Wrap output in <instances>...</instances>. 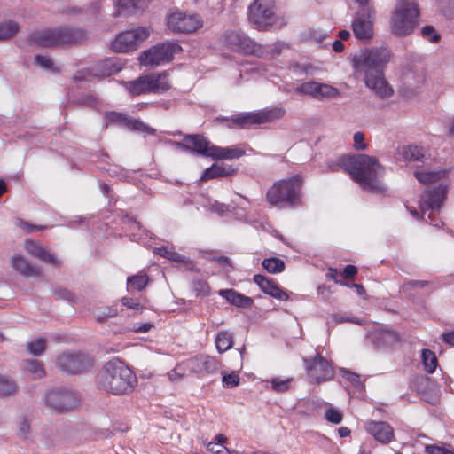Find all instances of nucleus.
I'll list each match as a JSON object with an SVG mask.
<instances>
[{
    "label": "nucleus",
    "mask_w": 454,
    "mask_h": 454,
    "mask_svg": "<svg viewBox=\"0 0 454 454\" xmlns=\"http://www.w3.org/2000/svg\"><path fill=\"white\" fill-rule=\"evenodd\" d=\"M332 171L342 169L363 189L386 195L387 188L378 177L384 173L383 166L377 158L367 154L341 155L329 163Z\"/></svg>",
    "instance_id": "obj_1"
},
{
    "label": "nucleus",
    "mask_w": 454,
    "mask_h": 454,
    "mask_svg": "<svg viewBox=\"0 0 454 454\" xmlns=\"http://www.w3.org/2000/svg\"><path fill=\"white\" fill-rule=\"evenodd\" d=\"M390 59L391 51L384 46L367 49L353 58L356 72L363 74L366 86L382 98H389L394 92L384 78V68Z\"/></svg>",
    "instance_id": "obj_2"
},
{
    "label": "nucleus",
    "mask_w": 454,
    "mask_h": 454,
    "mask_svg": "<svg viewBox=\"0 0 454 454\" xmlns=\"http://www.w3.org/2000/svg\"><path fill=\"white\" fill-rule=\"evenodd\" d=\"M137 384L135 373L119 359L108 361L97 376L98 388L113 395L129 394Z\"/></svg>",
    "instance_id": "obj_3"
},
{
    "label": "nucleus",
    "mask_w": 454,
    "mask_h": 454,
    "mask_svg": "<svg viewBox=\"0 0 454 454\" xmlns=\"http://www.w3.org/2000/svg\"><path fill=\"white\" fill-rule=\"evenodd\" d=\"M85 35L81 29L70 27L47 28L29 35L30 45L55 47L71 45L83 40Z\"/></svg>",
    "instance_id": "obj_4"
},
{
    "label": "nucleus",
    "mask_w": 454,
    "mask_h": 454,
    "mask_svg": "<svg viewBox=\"0 0 454 454\" xmlns=\"http://www.w3.org/2000/svg\"><path fill=\"white\" fill-rule=\"evenodd\" d=\"M419 9L416 2L397 0L390 19L392 34L397 36L411 35L419 24Z\"/></svg>",
    "instance_id": "obj_5"
},
{
    "label": "nucleus",
    "mask_w": 454,
    "mask_h": 454,
    "mask_svg": "<svg viewBox=\"0 0 454 454\" xmlns=\"http://www.w3.org/2000/svg\"><path fill=\"white\" fill-rule=\"evenodd\" d=\"M249 20L260 30H269L278 24L273 0H255L248 10Z\"/></svg>",
    "instance_id": "obj_6"
},
{
    "label": "nucleus",
    "mask_w": 454,
    "mask_h": 454,
    "mask_svg": "<svg viewBox=\"0 0 454 454\" xmlns=\"http://www.w3.org/2000/svg\"><path fill=\"white\" fill-rule=\"evenodd\" d=\"M224 44L231 50L244 55L262 58L264 54L262 45L257 43L247 35L240 31H229L223 39Z\"/></svg>",
    "instance_id": "obj_7"
},
{
    "label": "nucleus",
    "mask_w": 454,
    "mask_h": 454,
    "mask_svg": "<svg viewBox=\"0 0 454 454\" xmlns=\"http://www.w3.org/2000/svg\"><path fill=\"white\" fill-rule=\"evenodd\" d=\"M375 9L371 6H360L352 21L354 35L360 41H370L374 35Z\"/></svg>",
    "instance_id": "obj_8"
},
{
    "label": "nucleus",
    "mask_w": 454,
    "mask_h": 454,
    "mask_svg": "<svg viewBox=\"0 0 454 454\" xmlns=\"http://www.w3.org/2000/svg\"><path fill=\"white\" fill-rule=\"evenodd\" d=\"M93 358L82 352H64L56 361L59 370L68 374L82 373L93 367Z\"/></svg>",
    "instance_id": "obj_9"
},
{
    "label": "nucleus",
    "mask_w": 454,
    "mask_h": 454,
    "mask_svg": "<svg viewBox=\"0 0 454 454\" xmlns=\"http://www.w3.org/2000/svg\"><path fill=\"white\" fill-rule=\"evenodd\" d=\"M286 114L283 107H273L263 109L257 112H245L236 114V124L238 129H249L254 125L264 124L271 122L275 120L281 119Z\"/></svg>",
    "instance_id": "obj_10"
},
{
    "label": "nucleus",
    "mask_w": 454,
    "mask_h": 454,
    "mask_svg": "<svg viewBox=\"0 0 454 454\" xmlns=\"http://www.w3.org/2000/svg\"><path fill=\"white\" fill-rule=\"evenodd\" d=\"M182 51L181 46L174 42H166L151 47L145 51L139 57L141 64L160 65L169 62L176 53Z\"/></svg>",
    "instance_id": "obj_11"
},
{
    "label": "nucleus",
    "mask_w": 454,
    "mask_h": 454,
    "mask_svg": "<svg viewBox=\"0 0 454 454\" xmlns=\"http://www.w3.org/2000/svg\"><path fill=\"white\" fill-rule=\"evenodd\" d=\"M150 32L145 27H137L119 33L111 43V48L115 52L127 53L133 51L148 38Z\"/></svg>",
    "instance_id": "obj_12"
},
{
    "label": "nucleus",
    "mask_w": 454,
    "mask_h": 454,
    "mask_svg": "<svg viewBox=\"0 0 454 454\" xmlns=\"http://www.w3.org/2000/svg\"><path fill=\"white\" fill-rule=\"evenodd\" d=\"M202 20L197 14L180 11L170 13L168 17V27L175 33L191 34L202 27Z\"/></svg>",
    "instance_id": "obj_13"
},
{
    "label": "nucleus",
    "mask_w": 454,
    "mask_h": 454,
    "mask_svg": "<svg viewBox=\"0 0 454 454\" xmlns=\"http://www.w3.org/2000/svg\"><path fill=\"white\" fill-rule=\"evenodd\" d=\"M302 195V179L294 176L276 182L267 192V199H300Z\"/></svg>",
    "instance_id": "obj_14"
},
{
    "label": "nucleus",
    "mask_w": 454,
    "mask_h": 454,
    "mask_svg": "<svg viewBox=\"0 0 454 454\" xmlns=\"http://www.w3.org/2000/svg\"><path fill=\"white\" fill-rule=\"evenodd\" d=\"M48 405L59 412L75 408L79 403L76 393L67 387H55L46 396Z\"/></svg>",
    "instance_id": "obj_15"
},
{
    "label": "nucleus",
    "mask_w": 454,
    "mask_h": 454,
    "mask_svg": "<svg viewBox=\"0 0 454 454\" xmlns=\"http://www.w3.org/2000/svg\"><path fill=\"white\" fill-rule=\"evenodd\" d=\"M176 148L184 152H189L211 158L214 144H212L205 136L201 134L184 135L183 141L173 142Z\"/></svg>",
    "instance_id": "obj_16"
},
{
    "label": "nucleus",
    "mask_w": 454,
    "mask_h": 454,
    "mask_svg": "<svg viewBox=\"0 0 454 454\" xmlns=\"http://www.w3.org/2000/svg\"><path fill=\"white\" fill-rule=\"evenodd\" d=\"M187 368L200 377L216 374L222 364L214 356L206 354H200L191 357L186 362Z\"/></svg>",
    "instance_id": "obj_17"
},
{
    "label": "nucleus",
    "mask_w": 454,
    "mask_h": 454,
    "mask_svg": "<svg viewBox=\"0 0 454 454\" xmlns=\"http://www.w3.org/2000/svg\"><path fill=\"white\" fill-rule=\"evenodd\" d=\"M303 362L312 381L319 383L333 376L332 365L319 354H317L314 358H304Z\"/></svg>",
    "instance_id": "obj_18"
},
{
    "label": "nucleus",
    "mask_w": 454,
    "mask_h": 454,
    "mask_svg": "<svg viewBox=\"0 0 454 454\" xmlns=\"http://www.w3.org/2000/svg\"><path fill=\"white\" fill-rule=\"evenodd\" d=\"M301 95H308L317 99L333 98L339 96L338 89L317 82H306L295 89Z\"/></svg>",
    "instance_id": "obj_19"
},
{
    "label": "nucleus",
    "mask_w": 454,
    "mask_h": 454,
    "mask_svg": "<svg viewBox=\"0 0 454 454\" xmlns=\"http://www.w3.org/2000/svg\"><path fill=\"white\" fill-rule=\"evenodd\" d=\"M106 120L108 124H117L121 127L127 128L131 130H137L143 132H150V127L143 121L133 119L126 114L119 112H108L106 115Z\"/></svg>",
    "instance_id": "obj_20"
},
{
    "label": "nucleus",
    "mask_w": 454,
    "mask_h": 454,
    "mask_svg": "<svg viewBox=\"0 0 454 454\" xmlns=\"http://www.w3.org/2000/svg\"><path fill=\"white\" fill-rule=\"evenodd\" d=\"M365 429L374 439L381 443H388L394 439L392 427L384 421H368Z\"/></svg>",
    "instance_id": "obj_21"
},
{
    "label": "nucleus",
    "mask_w": 454,
    "mask_h": 454,
    "mask_svg": "<svg viewBox=\"0 0 454 454\" xmlns=\"http://www.w3.org/2000/svg\"><path fill=\"white\" fill-rule=\"evenodd\" d=\"M253 280L257 284L260 289L266 294L270 295L279 301H287L289 298L288 294L281 289L278 285L272 279L263 275H254Z\"/></svg>",
    "instance_id": "obj_22"
},
{
    "label": "nucleus",
    "mask_w": 454,
    "mask_h": 454,
    "mask_svg": "<svg viewBox=\"0 0 454 454\" xmlns=\"http://www.w3.org/2000/svg\"><path fill=\"white\" fill-rule=\"evenodd\" d=\"M25 247L30 255L39 259L40 261L51 264L55 267L60 266V262L56 256L51 254L49 250L43 247L40 243L27 239L25 241Z\"/></svg>",
    "instance_id": "obj_23"
},
{
    "label": "nucleus",
    "mask_w": 454,
    "mask_h": 454,
    "mask_svg": "<svg viewBox=\"0 0 454 454\" xmlns=\"http://www.w3.org/2000/svg\"><path fill=\"white\" fill-rule=\"evenodd\" d=\"M368 339L376 348L392 345L399 341L397 333L388 329L378 328L371 332Z\"/></svg>",
    "instance_id": "obj_24"
},
{
    "label": "nucleus",
    "mask_w": 454,
    "mask_h": 454,
    "mask_svg": "<svg viewBox=\"0 0 454 454\" xmlns=\"http://www.w3.org/2000/svg\"><path fill=\"white\" fill-rule=\"evenodd\" d=\"M150 93L161 94L168 91L171 88L169 74L164 71L147 74Z\"/></svg>",
    "instance_id": "obj_25"
},
{
    "label": "nucleus",
    "mask_w": 454,
    "mask_h": 454,
    "mask_svg": "<svg viewBox=\"0 0 454 454\" xmlns=\"http://www.w3.org/2000/svg\"><path fill=\"white\" fill-rule=\"evenodd\" d=\"M236 171V168L227 163H214L203 171L200 180L208 181L219 177H227L233 175Z\"/></svg>",
    "instance_id": "obj_26"
},
{
    "label": "nucleus",
    "mask_w": 454,
    "mask_h": 454,
    "mask_svg": "<svg viewBox=\"0 0 454 454\" xmlns=\"http://www.w3.org/2000/svg\"><path fill=\"white\" fill-rule=\"evenodd\" d=\"M121 70V65L118 61L107 59L95 64L91 68V74L98 77H107Z\"/></svg>",
    "instance_id": "obj_27"
},
{
    "label": "nucleus",
    "mask_w": 454,
    "mask_h": 454,
    "mask_svg": "<svg viewBox=\"0 0 454 454\" xmlns=\"http://www.w3.org/2000/svg\"><path fill=\"white\" fill-rule=\"evenodd\" d=\"M246 154L244 148L239 145L221 147L214 145L211 158L217 160L239 159Z\"/></svg>",
    "instance_id": "obj_28"
},
{
    "label": "nucleus",
    "mask_w": 454,
    "mask_h": 454,
    "mask_svg": "<svg viewBox=\"0 0 454 454\" xmlns=\"http://www.w3.org/2000/svg\"><path fill=\"white\" fill-rule=\"evenodd\" d=\"M219 295L238 308L248 309L254 303L251 297L246 296L233 289H222L219 291Z\"/></svg>",
    "instance_id": "obj_29"
},
{
    "label": "nucleus",
    "mask_w": 454,
    "mask_h": 454,
    "mask_svg": "<svg viewBox=\"0 0 454 454\" xmlns=\"http://www.w3.org/2000/svg\"><path fill=\"white\" fill-rule=\"evenodd\" d=\"M12 266L16 271L27 278L41 276L40 270L31 265L23 256H13L12 259Z\"/></svg>",
    "instance_id": "obj_30"
},
{
    "label": "nucleus",
    "mask_w": 454,
    "mask_h": 454,
    "mask_svg": "<svg viewBox=\"0 0 454 454\" xmlns=\"http://www.w3.org/2000/svg\"><path fill=\"white\" fill-rule=\"evenodd\" d=\"M444 200H417L418 208L406 205V208L410 211L412 216L416 219L423 217L427 211H437L442 205Z\"/></svg>",
    "instance_id": "obj_31"
},
{
    "label": "nucleus",
    "mask_w": 454,
    "mask_h": 454,
    "mask_svg": "<svg viewBox=\"0 0 454 454\" xmlns=\"http://www.w3.org/2000/svg\"><path fill=\"white\" fill-rule=\"evenodd\" d=\"M124 87L133 97L150 93L147 75L139 76L134 81L125 82Z\"/></svg>",
    "instance_id": "obj_32"
},
{
    "label": "nucleus",
    "mask_w": 454,
    "mask_h": 454,
    "mask_svg": "<svg viewBox=\"0 0 454 454\" xmlns=\"http://www.w3.org/2000/svg\"><path fill=\"white\" fill-rule=\"evenodd\" d=\"M448 175V171L445 169H440L437 171H427L424 169H416L414 171V176L416 179L423 184H431L440 181Z\"/></svg>",
    "instance_id": "obj_33"
},
{
    "label": "nucleus",
    "mask_w": 454,
    "mask_h": 454,
    "mask_svg": "<svg viewBox=\"0 0 454 454\" xmlns=\"http://www.w3.org/2000/svg\"><path fill=\"white\" fill-rule=\"evenodd\" d=\"M425 149L419 145H406L400 150V154L405 160L422 161L425 158Z\"/></svg>",
    "instance_id": "obj_34"
},
{
    "label": "nucleus",
    "mask_w": 454,
    "mask_h": 454,
    "mask_svg": "<svg viewBox=\"0 0 454 454\" xmlns=\"http://www.w3.org/2000/svg\"><path fill=\"white\" fill-rule=\"evenodd\" d=\"M202 207L210 214H215L219 216L230 215V205L221 203L218 200H203Z\"/></svg>",
    "instance_id": "obj_35"
},
{
    "label": "nucleus",
    "mask_w": 454,
    "mask_h": 454,
    "mask_svg": "<svg viewBox=\"0 0 454 454\" xmlns=\"http://www.w3.org/2000/svg\"><path fill=\"white\" fill-rule=\"evenodd\" d=\"M233 345V336L227 331H222L215 337V347L219 353H223Z\"/></svg>",
    "instance_id": "obj_36"
},
{
    "label": "nucleus",
    "mask_w": 454,
    "mask_h": 454,
    "mask_svg": "<svg viewBox=\"0 0 454 454\" xmlns=\"http://www.w3.org/2000/svg\"><path fill=\"white\" fill-rule=\"evenodd\" d=\"M20 26L16 21L8 20L0 23V41L12 38L17 34Z\"/></svg>",
    "instance_id": "obj_37"
},
{
    "label": "nucleus",
    "mask_w": 454,
    "mask_h": 454,
    "mask_svg": "<svg viewBox=\"0 0 454 454\" xmlns=\"http://www.w3.org/2000/svg\"><path fill=\"white\" fill-rule=\"evenodd\" d=\"M148 276L146 274H137L127 278L128 290H143L148 284Z\"/></svg>",
    "instance_id": "obj_38"
},
{
    "label": "nucleus",
    "mask_w": 454,
    "mask_h": 454,
    "mask_svg": "<svg viewBox=\"0 0 454 454\" xmlns=\"http://www.w3.org/2000/svg\"><path fill=\"white\" fill-rule=\"evenodd\" d=\"M262 267L271 274H277L284 271L285 262L279 258H266L262 262Z\"/></svg>",
    "instance_id": "obj_39"
},
{
    "label": "nucleus",
    "mask_w": 454,
    "mask_h": 454,
    "mask_svg": "<svg viewBox=\"0 0 454 454\" xmlns=\"http://www.w3.org/2000/svg\"><path fill=\"white\" fill-rule=\"evenodd\" d=\"M17 390L15 381L6 376L0 374V396H7L14 394Z\"/></svg>",
    "instance_id": "obj_40"
},
{
    "label": "nucleus",
    "mask_w": 454,
    "mask_h": 454,
    "mask_svg": "<svg viewBox=\"0 0 454 454\" xmlns=\"http://www.w3.org/2000/svg\"><path fill=\"white\" fill-rule=\"evenodd\" d=\"M421 357L425 370L428 373H433L435 371L438 364L435 354L429 349H424L422 351Z\"/></svg>",
    "instance_id": "obj_41"
},
{
    "label": "nucleus",
    "mask_w": 454,
    "mask_h": 454,
    "mask_svg": "<svg viewBox=\"0 0 454 454\" xmlns=\"http://www.w3.org/2000/svg\"><path fill=\"white\" fill-rule=\"evenodd\" d=\"M23 368L31 373L35 379L41 378L45 374L42 364L37 360L24 361Z\"/></svg>",
    "instance_id": "obj_42"
},
{
    "label": "nucleus",
    "mask_w": 454,
    "mask_h": 454,
    "mask_svg": "<svg viewBox=\"0 0 454 454\" xmlns=\"http://www.w3.org/2000/svg\"><path fill=\"white\" fill-rule=\"evenodd\" d=\"M27 351L34 356H41L46 348V340L43 338H37L30 341L27 345Z\"/></svg>",
    "instance_id": "obj_43"
},
{
    "label": "nucleus",
    "mask_w": 454,
    "mask_h": 454,
    "mask_svg": "<svg viewBox=\"0 0 454 454\" xmlns=\"http://www.w3.org/2000/svg\"><path fill=\"white\" fill-rule=\"evenodd\" d=\"M154 253L161 257H165L168 260L174 262H184V256L176 253L172 250H169L167 247H160L154 248Z\"/></svg>",
    "instance_id": "obj_44"
},
{
    "label": "nucleus",
    "mask_w": 454,
    "mask_h": 454,
    "mask_svg": "<svg viewBox=\"0 0 454 454\" xmlns=\"http://www.w3.org/2000/svg\"><path fill=\"white\" fill-rule=\"evenodd\" d=\"M52 294L59 300H64L69 302L75 301V295L70 290L62 286H56L52 290Z\"/></svg>",
    "instance_id": "obj_45"
},
{
    "label": "nucleus",
    "mask_w": 454,
    "mask_h": 454,
    "mask_svg": "<svg viewBox=\"0 0 454 454\" xmlns=\"http://www.w3.org/2000/svg\"><path fill=\"white\" fill-rule=\"evenodd\" d=\"M429 285L427 280H408L402 286V292L411 295V290L416 288H424Z\"/></svg>",
    "instance_id": "obj_46"
},
{
    "label": "nucleus",
    "mask_w": 454,
    "mask_h": 454,
    "mask_svg": "<svg viewBox=\"0 0 454 454\" xmlns=\"http://www.w3.org/2000/svg\"><path fill=\"white\" fill-rule=\"evenodd\" d=\"M117 314L118 310L116 307H106L98 309L96 312V317L98 322L102 323L106 321L107 318H111L117 316Z\"/></svg>",
    "instance_id": "obj_47"
},
{
    "label": "nucleus",
    "mask_w": 454,
    "mask_h": 454,
    "mask_svg": "<svg viewBox=\"0 0 454 454\" xmlns=\"http://www.w3.org/2000/svg\"><path fill=\"white\" fill-rule=\"evenodd\" d=\"M292 380V379L281 380L279 378H273L270 380L271 388L278 393L286 392L289 389Z\"/></svg>",
    "instance_id": "obj_48"
},
{
    "label": "nucleus",
    "mask_w": 454,
    "mask_h": 454,
    "mask_svg": "<svg viewBox=\"0 0 454 454\" xmlns=\"http://www.w3.org/2000/svg\"><path fill=\"white\" fill-rule=\"evenodd\" d=\"M421 35L432 43H438L441 39L440 35L431 25H426L421 28Z\"/></svg>",
    "instance_id": "obj_49"
},
{
    "label": "nucleus",
    "mask_w": 454,
    "mask_h": 454,
    "mask_svg": "<svg viewBox=\"0 0 454 454\" xmlns=\"http://www.w3.org/2000/svg\"><path fill=\"white\" fill-rule=\"evenodd\" d=\"M448 184L442 183L440 184L438 186L429 191V199H446L448 194Z\"/></svg>",
    "instance_id": "obj_50"
},
{
    "label": "nucleus",
    "mask_w": 454,
    "mask_h": 454,
    "mask_svg": "<svg viewBox=\"0 0 454 454\" xmlns=\"http://www.w3.org/2000/svg\"><path fill=\"white\" fill-rule=\"evenodd\" d=\"M15 224L21 228L26 233H31L35 231H43L47 228L46 225L31 224L20 218L16 219Z\"/></svg>",
    "instance_id": "obj_51"
},
{
    "label": "nucleus",
    "mask_w": 454,
    "mask_h": 454,
    "mask_svg": "<svg viewBox=\"0 0 454 454\" xmlns=\"http://www.w3.org/2000/svg\"><path fill=\"white\" fill-rule=\"evenodd\" d=\"M239 377L237 373L231 372L223 375V386L226 388H232L239 384Z\"/></svg>",
    "instance_id": "obj_52"
},
{
    "label": "nucleus",
    "mask_w": 454,
    "mask_h": 454,
    "mask_svg": "<svg viewBox=\"0 0 454 454\" xmlns=\"http://www.w3.org/2000/svg\"><path fill=\"white\" fill-rule=\"evenodd\" d=\"M325 419L333 424H340L342 421V414L335 409H328L325 412Z\"/></svg>",
    "instance_id": "obj_53"
},
{
    "label": "nucleus",
    "mask_w": 454,
    "mask_h": 454,
    "mask_svg": "<svg viewBox=\"0 0 454 454\" xmlns=\"http://www.w3.org/2000/svg\"><path fill=\"white\" fill-rule=\"evenodd\" d=\"M192 286L197 295H207L209 294V286L202 279L194 280Z\"/></svg>",
    "instance_id": "obj_54"
},
{
    "label": "nucleus",
    "mask_w": 454,
    "mask_h": 454,
    "mask_svg": "<svg viewBox=\"0 0 454 454\" xmlns=\"http://www.w3.org/2000/svg\"><path fill=\"white\" fill-rule=\"evenodd\" d=\"M343 377L351 382L355 387L362 388L364 387V384L359 374L345 370L343 372Z\"/></svg>",
    "instance_id": "obj_55"
},
{
    "label": "nucleus",
    "mask_w": 454,
    "mask_h": 454,
    "mask_svg": "<svg viewBox=\"0 0 454 454\" xmlns=\"http://www.w3.org/2000/svg\"><path fill=\"white\" fill-rule=\"evenodd\" d=\"M207 450L213 454H230V450L221 443L208 442Z\"/></svg>",
    "instance_id": "obj_56"
},
{
    "label": "nucleus",
    "mask_w": 454,
    "mask_h": 454,
    "mask_svg": "<svg viewBox=\"0 0 454 454\" xmlns=\"http://www.w3.org/2000/svg\"><path fill=\"white\" fill-rule=\"evenodd\" d=\"M426 451L427 454H454V452L444 446L427 445Z\"/></svg>",
    "instance_id": "obj_57"
},
{
    "label": "nucleus",
    "mask_w": 454,
    "mask_h": 454,
    "mask_svg": "<svg viewBox=\"0 0 454 454\" xmlns=\"http://www.w3.org/2000/svg\"><path fill=\"white\" fill-rule=\"evenodd\" d=\"M301 200H269L270 205L273 207H276L278 208H291L296 205L297 202H300Z\"/></svg>",
    "instance_id": "obj_58"
},
{
    "label": "nucleus",
    "mask_w": 454,
    "mask_h": 454,
    "mask_svg": "<svg viewBox=\"0 0 454 454\" xmlns=\"http://www.w3.org/2000/svg\"><path fill=\"white\" fill-rule=\"evenodd\" d=\"M121 302L122 303L123 306L129 309H132L135 310L143 309V306L140 304V302L132 298L123 297L121 298Z\"/></svg>",
    "instance_id": "obj_59"
},
{
    "label": "nucleus",
    "mask_w": 454,
    "mask_h": 454,
    "mask_svg": "<svg viewBox=\"0 0 454 454\" xmlns=\"http://www.w3.org/2000/svg\"><path fill=\"white\" fill-rule=\"evenodd\" d=\"M354 147L358 151L366 148L364 133L358 131L354 134Z\"/></svg>",
    "instance_id": "obj_60"
},
{
    "label": "nucleus",
    "mask_w": 454,
    "mask_h": 454,
    "mask_svg": "<svg viewBox=\"0 0 454 454\" xmlns=\"http://www.w3.org/2000/svg\"><path fill=\"white\" fill-rule=\"evenodd\" d=\"M35 63L47 69L52 67V60L46 56L37 55L35 57Z\"/></svg>",
    "instance_id": "obj_61"
},
{
    "label": "nucleus",
    "mask_w": 454,
    "mask_h": 454,
    "mask_svg": "<svg viewBox=\"0 0 454 454\" xmlns=\"http://www.w3.org/2000/svg\"><path fill=\"white\" fill-rule=\"evenodd\" d=\"M147 0H119L118 5L121 8L128 7V2H130L135 8H141Z\"/></svg>",
    "instance_id": "obj_62"
},
{
    "label": "nucleus",
    "mask_w": 454,
    "mask_h": 454,
    "mask_svg": "<svg viewBox=\"0 0 454 454\" xmlns=\"http://www.w3.org/2000/svg\"><path fill=\"white\" fill-rule=\"evenodd\" d=\"M356 273L357 268L354 265L348 264L344 268L342 271V277L344 278H352L356 275Z\"/></svg>",
    "instance_id": "obj_63"
},
{
    "label": "nucleus",
    "mask_w": 454,
    "mask_h": 454,
    "mask_svg": "<svg viewBox=\"0 0 454 454\" xmlns=\"http://www.w3.org/2000/svg\"><path fill=\"white\" fill-rule=\"evenodd\" d=\"M29 431H30V426L27 422V420L24 419L19 427L18 434L20 437L27 438L29 434Z\"/></svg>",
    "instance_id": "obj_64"
}]
</instances>
